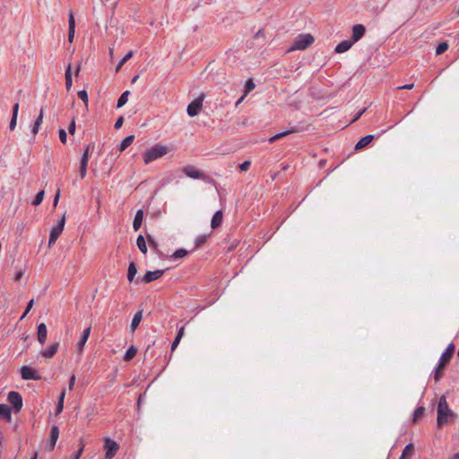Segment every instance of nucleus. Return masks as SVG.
Returning a JSON list of instances; mask_svg holds the SVG:
<instances>
[{"label": "nucleus", "instance_id": "nucleus-4", "mask_svg": "<svg viewBox=\"0 0 459 459\" xmlns=\"http://www.w3.org/2000/svg\"><path fill=\"white\" fill-rule=\"evenodd\" d=\"M314 42V38L311 34H300L297 36L290 48L289 51L304 50Z\"/></svg>", "mask_w": 459, "mask_h": 459}, {"label": "nucleus", "instance_id": "nucleus-50", "mask_svg": "<svg viewBox=\"0 0 459 459\" xmlns=\"http://www.w3.org/2000/svg\"><path fill=\"white\" fill-rule=\"evenodd\" d=\"M413 87H414L413 83H409V84H404V85L397 87V90H411V89H413Z\"/></svg>", "mask_w": 459, "mask_h": 459}, {"label": "nucleus", "instance_id": "nucleus-5", "mask_svg": "<svg viewBox=\"0 0 459 459\" xmlns=\"http://www.w3.org/2000/svg\"><path fill=\"white\" fill-rule=\"evenodd\" d=\"M65 223V214H63L57 225L52 227L50 230L49 239H48V247H51L61 235L64 230Z\"/></svg>", "mask_w": 459, "mask_h": 459}, {"label": "nucleus", "instance_id": "nucleus-10", "mask_svg": "<svg viewBox=\"0 0 459 459\" xmlns=\"http://www.w3.org/2000/svg\"><path fill=\"white\" fill-rule=\"evenodd\" d=\"M164 274V270L148 271L145 275L141 279L144 284H148L155 280H158Z\"/></svg>", "mask_w": 459, "mask_h": 459}, {"label": "nucleus", "instance_id": "nucleus-40", "mask_svg": "<svg viewBox=\"0 0 459 459\" xmlns=\"http://www.w3.org/2000/svg\"><path fill=\"white\" fill-rule=\"evenodd\" d=\"M83 449H84V443H83V440H81L80 441V448L78 449V451L76 453H74L71 456V459H79L83 452Z\"/></svg>", "mask_w": 459, "mask_h": 459}, {"label": "nucleus", "instance_id": "nucleus-47", "mask_svg": "<svg viewBox=\"0 0 459 459\" xmlns=\"http://www.w3.org/2000/svg\"><path fill=\"white\" fill-rule=\"evenodd\" d=\"M89 151H90V146H87L86 149L84 150V152L82 156V161H88L89 160Z\"/></svg>", "mask_w": 459, "mask_h": 459}, {"label": "nucleus", "instance_id": "nucleus-49", "mask_svg": "<svg viewBox=\"0 0 459 459\" xmlns=\"http://www.w3.org/2000/svg\"><path fill=\"white\" fill-rule=\"evenodd\" d=\"M123 122H124V118H123V117H118V118L117 119L116 123H115L114 127H115L116 129H119V128L122 126Z\"/></svg>", "mask_w": 459, "mask_h": 459}, {"label": "nucleus", "instance_id": "nucleus-33", "mask_svg": "<svg viewBox=\"0 0 459 459\" xmlns=\"http://www.w3.org/2000/svg\"><path fill=\"white\" fill-rule=\"evenodd\" d=\"M133 55H134L133 51L128 52L123 57V59L118 63V65H117L116 71L118 72L121 69V67L133 56Z\"/></svg>", "mask_w": 459, "mask_h": 459}, {"label": "nucleus", "instance_id": "nucleus-22", "mask_svg": "<svg viewBox=\"0 0 459 459\" xmlns=\"http://www.w3.org/2000/svg\"><path fill=\"white\" fill-rule=\"evenodd\" d=\"M0 417L6 420L7 421H11L12 411L6 404L0 403Z\"/></svg>", "mask_w": 459, "mask_h": 459}, {"label": "nucleus", "instance_id": "nucleus-32", "mask_svg": "<svg viewBox=\"0 0 459 459\" xmlns=\"http://www.w3.org/2000/svg\"><path fill=\"white\" fill-rule=\"evenodd\" d=\"M128 95H129V91H124L121 96L119 97V99L117 100V108H121L123 107L128 100Z\"/></svg>", "mask_w": 459, "mask_h": 459}, {"label": "nucleus", "instance_id": "nucleus-39", "mask_svg": "<svg viewBox=\"0 0 459 459\" xmlns=\"http://www.w3.org/2000/svg\"><path fill=\"white\" fill-rule=\"evenodd\" d=\"M87 166H88V161L81 160L80 176H81L82 178H84L86 177Z\"/></svg>", "mask_w": 459, "mask_h": 459}, {"label": "nucleus", "instance_id": "nucleus-37", "mask_svg": "<svg viewBox=\"0 0 459 459\" xmlns=\"http://www.w3.org/2000/svg\"><path fill=\"white\" fill-rule=\"evenodd\" d=\"M448 49V44L446 42H441L436 48V55H441Z\"/></svg>", "mask_w": 459, "mask_h": 459}, {"label": "nucleus", "instance_id": "nucleus-53", "mask_svg": "<svg viewBox=\"0 0 459 459\" xmlns=\"http://www.w3.org/2000/svg\"><path fill=\"white\" fill-rule=\"evenodd\" d=\"M75 384V376L72 375L69 380V390H73Z\"/></svg>", "mask_w": 459, "mask_h": 459}, {"label": "nucleus", "instance_id": "nucleus-29", "mask_svg": "<svg viewBox=\"0 0 459 459\" xmlns=\"http://www.w3.org/2000/svg\"><path fill=\"white\" fill-rule=\"evenodd\" d=\"M136 245L139 248V250L143 253V254H146L147 253V246H146V241L144 239V238L142 236V235H139L137 237V239H136Z\"/></svg>", "mask_w": 459, "mask_h": 459}, {"label": "nucleus", "instance_id": "nucleus-51", "mask_svg": "<svg viewBox=\"0 0 459 459\" xmlns=\"http://www.w3.org/2000/svg\"><path fill=\"white\" fill-rule=\"evenodd\" d=\"M24 274V270L18 271L14 275V281H20Z\"/></svg>", "mask_w": 459, "mask_h": 459}, {"label": "nucleus", "instance_id": "nucleus-34", "mask_svg": "<svg viewBox=\"0 0 459 459\" xmlns=\"http://www.w3.org/2000/svg\"><path fill=\"white\" fill-rule=\"evenodd\" d=\"M44 196H45V192L43 190L39 191L36 195L35 199L32 202V204L35 206L39 205L42 203Z\"/></svg>", "mask_w": 459, "mask_h": 459}, {"label": "nucleus", "instance_id": "nucleus-41", "mask_svg": "<svg viewBox=\"0 0 459 459\" xmlns=\"http://www.w3.org/2000/svg\"><path fill=\"white\" fill-rule=\"evenodd\" d=\"M78 97L80 100H82L85 106L87 107L88 106V93L85 90H82V91H78Z\"/></svg>", "mask_w": 459, "mask_h": 459}, {"label": "nucleus", "instance_id": "nucleus-28", "mask_svg": "<svg viewBox=\"0 0 459 459\" xmlns=\"http://www.w3.org/2000/svg\"><path fill=\"white\" fill-rule=\"evenodd\" d=\"M134 135L131 134V135H128L126 136L120 143L119 145V152H123L125 151L128 146H130L132 144V143L134 142Z\"/></svg>", "mask_w": 459, "mask_h": 459}, {"label": "nucleus", "instance_id": "nucleus-9", "mask_svg": "<svg viewBox=\"0 0 459 459\" xmlns=\"http://www.w3.org/2000/svg\"><path fill=\"white\" fill-rule=\"evenodd\" d=\"M21 377L23 380H39L41 377L37 373V371L29 367V366H23L21 368Z\"/></svg>", "mask_w": 459, "mask_h": 459}, {"label": "nucleus", "instance_id": "nucleus-11", "mask_svg": "<svg viewBox=\"0 0 459 459\" xmlns=\"http://www.w3.org/2000/svg\"><path fill=\"white\" fill-rule=\"evenodd\" d=\"M75 34V19L74 13L72 11L69 12L68 14V41L72 43L74 39Z\"/></svg>", "mask_w": 459, "mask_h": 459}, {"label": "nucleus", "instance_id": "nucleus-15", "mask_svg": "<svg viewBox=\"0 0 459 459\" xmlns=\"http://www.w3.org/2000/svg\"><path fill=\"white\" fill-rule=\"evenodd\" d=\"M59 437V429L57 426H52L51 431H50V437L49 441L48 444V447L50 451H52L55 448L56 443Z\"/></svg>", "mask_w": 459, "mask_h": 459}, {"label": "nucleus", "instance_id": "nucleus-44", "mask_svg": "<svg viewBox=\"0 0 459 459\" xmlns=\"http://www.w3.org/2000/svg\"><path fill=\"white\" fill-rule=\"evenodd\" d=\"M58 135H59V139H60V141H61L63 143H66V138H67V135H66V132H65V130H64V129H59V131H58Z\"/></svg>", "mask_w": 459, "mask_h": 459}, {"label": "nucleus", "instance_id": "nucleus-1", "mask_svg": "<svg viewBox=\"0 0 459 459\" xmlns=\"http://www.w3.org/2000/svg\"><path fill=\"white\" fill-rule=\"evenodd\" d=\"M455 418V414L449 409L446 396L442 395L439 398L437 406V426L441 427L442 425L448 422L449 420H453Z\"/></svg>", "mask_w": 459, "mask_h": 459}, {"label": "nucleus", "instance_id": "nucleus-64", "mask_svg": "<svg viewBox=\"0 0 459 459\" xmlns=\"http://www.w3.org/2000/svg\"><path fill=\"white\" fill-rule=\"evenodd\" d=\"M31 459H37V454H35V455L31 457Z\"/></svg>", "mask_w": 459, "mask_h": 459}, {"label": "nucleus", "instance_id": "nucleus-18", "mask_svg": "<svg viewBox=\"0 0 459 459\" xmlns=\"http://www.w3.org/2000/svg\"><path fill=\"white\" fill-rule=\"evenodd\" d=\"M222 221H223L222 212L221 211H217L213 214V216L212 218V221H211V227H212V229L219 228L221 225Z\"/></svg>", "mask_w": 459, "mask_h": 459}, {"label": "nucleus", "instance_id": "nucleus-59", "mask_svg": "<svg viewBox=\"0 0 459 459\" xmlns=\"http://www.w3.org/2000/svg\"><path fill=\"white\" fill-rule=\"evenodd\" d=\"M39 126H36L35 124L33 125L32 126V134L35 135L38 134L39 132Z\"/></svg>", "mask_w": 459, "mask_h": 459}, {"label": "nucleus", "instance_id": "nucleus-26", "mask_svg": "<svg viewBox=\"0 0 459 459\" xmlns=\"http://www.w3.org/2000/svg\"><path fill=\"white\" fill-rule=\"evenodd\" d=\"M18 111H19V104L15 103L13 107L12 118H11L10 125H9V127L11 130H13L16 126Z\"/></svg>", "mask_w": 459, "mask_h": 459}, {"label": "nucleus", "instance_id": "nucleus-36", "mask_svg": "<svg viewBox=\"0 0 459 459\" xmlns=\"http://www.w3.org/2000/svg\"><path fill=\"white\" fill-rule=\"evenodd\" d=\"M188 254L187 250L180 248L175 251L172 255L174 259H179L185 257Z\"/></svg>", "mask_w": 459, "mask_h": 459}, {"label": "nucleus", "instance_id": "nucleus-42", "mask_svg": "<svg viewBox=\"0 0 459 459\" xmlns=\"http://www.w3.org/2000/svg\"><path fill=\"white\" fill-rule=\"evenodd\" d=\"M207 236L206 235H200L195 238V246L200 247L203 244L206 242Z\"/></svg>", "mask_w": 459, "mask_h": 459}, {"label": "nucleus", "instance_id": "nucleus-31", "mask_svg": "<svg viewBox=\"0 0 459 459\" xmlns=\"http://www.w3.org/2000/svg\"><path fill=\"white\" fill-rule=\"evenodd\" d=\"M137 352V350L134 347V346H131L126 352L125 356H124V360L125 361H129L131 360L136 354Z\"/></svg>", "mask_w": 459, "mask_h": 459}, {"label": "nucleus", "instance_id": "nucleus-55", "mask_svg": "<svg viewBox=\"0 0 459 459\" xmlns=\"http://www.w3.org/2000/svg\"><path fill=\"white\" fill-rule=\"evenodd\" d=\"M63 409H64V403H57L56 404V414H59L63 411Z\"/></svg>", "mask_w": 459, "mask_h": 459}, {"label": "nucleus", "instance_id": "nucleus-23", "mask_svg": "<svg viewBox=\"0 0 459 459\" xmlns=\"http://www.w3.org/2000/svg\"><path fill=\"white\" fill-rule=\"evenodd\" d=\"M142 318H143V311L142 310H140L134 314L132 323H131V325H130L131 332L134 333L135 331V329L138 327L139 324L141 323Z\"/></svg>", "mask_w": 459, "mask_h": 459}, {"label": "nucleus", "instance_id": "nucleus-25", "mask_svg": "<svg viewBox=\"0 0 459 459\" xmlns=\"http://www.w3.org/2000/svg\"><path fill=\"white\" fill-rule=\"evenodd\" d=\"M137 273V268L134 262H131L128 265L127 270V280L129 282H133Z\"/></svg>", "mask_w": 459, "mask_h": 459}, {"label": "nucleus", "instance_id": "nucleus-27", "mask_svg": "<svg viewBox=\"0 0 459 459\" xmlns=\"http://www.w3.org/2000/svg\"><path fill=\"white\" fill-rule=\"evenodd\" d=\"M65 88L67 91H69L72 87L73 81H72V66L69 64L65 70Z\"/></svg>", "mask_w": 459, "mask_h": 459}, {"label": "nucleus", "instance_id": "nucleus-54", "mask_svg": "<svg viewBox=\"0 0 459 459\" xmlns=\"http://www.w3.org/2000/svg\"><path fill=\"white\" fill-rule=\"evenodd\" d=\"M59 198H60V189H57L55 198H54V202H53L54 207H56L57 205Z\"/></svg>", "mask_w": 459, "mask_h": 459}, {"label": "nucleus", "instance_id": "nucleus-20", "mask_svg": "<svg viewBox=\"0 0 459 459\" xmlns=\"http://www.w3.org/2000/svg\"><path fill=\"white\" fill-rule=\"evenodd\" d=\"M374 139V135L368 134L362 137L355 145V150H361L368 145Z\"/></svg>", "mask_w": 459, "mask_h": 459}, {"label": "nucleus", "instance_id": "nucleus-17", "mask_svg": "<svg viewBox=\"0 0 459 459\" xmlns=\"http://www.w3.org/2000/svg\"><path fill=\"white\" fill-rule=\"evenodd\" d=\"M37 335H38V341L40 344H44L47 341V337H48V330H47V325L44 324V323H40L39 325H38V333H37Z\"/></svg>", "mask_w": 459, "mask_h": 459}, {"label": "nucleus", "instance_id": "nucleus-48", "mask_svg": "<svg viewBox=\"0 0 459 459\" xmlns=\"http://www.w3.org/2000/svg\"><path fill=\"white\" fill-rule=\"evenodd\" d=\"M147 238H148V242H149L150 246H151L152 248L157 249L158 245H157V243L154 241V239L152 238V236L147 235Z\"/></svg>", "mask_w": 459, "mask_h": 459}, {"label": "nucleus", "instance_id": "nucleus-30", "mask_svg": "<svg viewBox=\"0 0 459 459\" xmlns=\"http://www.w3.org/2000/svg\"><path fill=\"white\" fill-rule=\"evenodd\" d=\"M292 132H294V131H293V130H287V131H284V132H281V133L276 134H274L273 136L270 137V138L268 139V142H269L270 143H274L275 141H277V140L281 139V137H283V136H286V135L290 134V133H292Z\"/></svg>", "mask_w": 459, "mask_h": 459}, {"label": "nucleus", "instance_id": "nucleus-38", "mask_svg": "<svg viewBox=\"0 0 459 459\" xmlns=\"http://www.w3.org/2000/svg\"><path fill=\"white\" fill-rule=\"evenodd\" d=\"M424 411H425V409L423 407H418L414 411V414H413V421L414 422H416L420 418H421L423 416Z\"/></svg>", "mask_w": 459, "mask_h": 459}, {"label": "nucleus", "instance_id": "nucleus-63", "mask_svg": "<svg viewBox=\"0 0 459 459\" xmlns=\"http://www.w3.org/2000/svg\"><path fill=\"white\" fill-rule=\"evenodd\" d=\"M138 77H139L138 75H135V76L133 78L132 82H136V81H137V79H138Z\"/></svg>", "mask_w": 459, "mask_h": 459}, {"label": "nucleus", "instance_id": "nucleus-45", "mask_svg": "<svg viewBox=\"0 0 459 459\" xmlns=\"http://www.w3.org/2000/svg\"><path fill=\"white\" fill-rule=\"evenodd\" d=\"M250 165H251V162L249 160H246L239 165V169L241 171H247L249 169Z\"/></svg>", "mask_w": 459, "mask_h": 459}, {"label": "nucleus", "instance_id": "nucleus-8", "mask_svg": "<svg viewBox=\"0 0 459 459\" xmlns=\"http://www.w3.org/2000/svg\"><path fill=\"white\" fill-rule=\"evenodd\" d=\"M203 101H204V96H201L195 100H193L188 106H187V114L189 117H195L196 116L202 109L203 107Z\"/></svg>", "mask_w": 459, "mask_h": 459}, {"label": "nucleus", "instance_id": "nucleus-60", "mask_svg": "<svg viewBox=\"0 0 459 459\" xmlns=\"http://www.w3.org/2000/svg\"><path fill=\"white\" fill-rule=\"evenodd\" d=\"M365 110H366V109H363V110H361L360 112H359V113L356 115V117L353 118L352 122H355L356 120H358V119L360 117V116L365 112Z\"/></svg>", "mask_w": 459, "mask_h": 459}, {"label": "nucleus", "instance_id": "nucleus-14", "mask_svg": "<svg viewBox=\"0 0 459 459\" xmlns=\"http://www.w3.org/2000/svg\"><path fill=\"white\" fill-rule=\"evenodd\" d=\"M366 29L362 24H357L352 27L351 41H359L365 34Z\"/></svg>", "mask_w": 459, "mask_h": 459}, {"label": "nucleus", "instance_id": "nucleus-43", "mask_svg": "<svg viewBox=\"0 0 459 459\" xmlns=\"http://www.w3.org/2000/svg\"><path fill=\"white\" fill-rule=\"evenodd\" d=\"M43 117H44L43 108H40V110H39V114L38 117L36 118V120H35L34 124H35L36 126H41V124H42V122H43Z\"/></svg>", "mask_w": 459, "mask_h": 459}, {"label": "nucleus", "instance_id": "nucleus-2", "mask_svg": "<svg viewBox=\"0 0 459 459\" xmlns=\"http://www.w3.org/2000/svg\"><path fill=\"white\" fill-rule=\"evenodd\" d=\"M455 351V345L450 343L446 351L442 353L437 367L434 372V379L436 382H438L440 378L443 377L444 369L446 364L451 360V358Z\"/></svg>", "mask_w": 459, "mask_h": 459}, {"label": "nucleus", "instance_id": "nucleus-58", "mask_svg": "<svg viewBox=\"0 0 459 459\" xmlns=\"http://www.w3.org/2000/svg\"><path fill=\"white\" fill-rule=\"evenodd\" d=\"M65 396V391H62L60 393L59 397H58V402L57 403H64Z\"/></svg>", "mask_w": 459, "mask_h": 459}, {"label": "nucleus", "instance_id": "nucleus-7", "mask_svg": "<svg viewBox=\"0 0 459 459\" xmlns=\"http://www.w3.org/2000/svg\"><path fill=\"white\" fill-rule=\"evenodd\" d=\"M8 402L13 405L15 411H20L22 408V397L15 391H11L7 396Z\"/></svg>", "mask_w": 459, "mask_h": 459}, {"label": "nucleus", "instance_id": "nucleus-35", "mask_svg": "<svg viewBox=\"0 0 459 459\" xmlns=\"http://www.w3.org/2000/svg\"><path fill=\"white\" fill-rule=\"evenodd\" d=\"M255 85L252 79H249L245 85V92L244 97H247V95L255 89Z\"/></svg>", "mask_w": 459, "mask_h": 459}, {"label": "nucleus", "instance_id": "nucleus-61", "mask_svg": "<svg viewBox=\"0 0 459 459\" xmlns=\"http://www.w3.org/2000/svg\"><path fill=\"white\" fill-rule=\"evenodd\" d=\"M244 95L236 102V107L238 106L245 99Z\"/></svg>", "mask_w": 459, "mask_h": 459}, {"label": "nucleus", "instance_id": "nucleus-62", "mask_svg": "<svg viewBox=\"0 0 459 459\" xmlns=\"http://www.w3.org/2000/svg\"><path fill=\"white\" fill-rule=\"evenodd\" d=\"M452 459H459V451L453 455Z\"/></svg>", "mask_w": 459, "mask_h": 459}, {"label": "nucleus", "instance_id": "nucleus-3", "mask_svg": "<svg viewBox=\"0 0 459 459\" xmlns=\"http://www.w3.org/2000/svg\"><path fill=\"white\" fill-rule=\"evenodd\" d=\"M168 152L169 148L167 146L156 144L143 152V162L145 164H149L153 160L165 156Z\"/></svg>", "mask_w": 459, "mask_h": 459}, {"label": "nucleus", "instance_id": "nucleus-24", "mask_svg": "<svg viewBox=\"0 0 459 459\" xmlns=\"http://www.w3.org/2000/svg\"><path fill=\"white\" fill-rule=\"evenodd\" d=\"M414 453V446L411 443L406 445L399 459H411Z\"/></svg>", "mask_w": 459, "mask_h": 459}, {"label": "nucleus", "instance_id": "nucleus-16", "mask_svg": "<svg viewBox=\"0 0 459 459\" xmlns=\"http://www.w3.org/2000/svg\"><path fill=\"white\" fill-rule=\"evenodd\" d=\"M59 347V342H55L49 345L47 349L40 351V355L46 359H51L55 356Z\"/></svg>", "mask_w": 459, "mask_h": 459}, {"label": "nucleus", "instance_id": "nucleus-56", "mask_svg": "<svg viewBox=\"0 0 459 459\" xmlns=\"http://www.w3.org/2000/svg\"><path fill=\"white\" fill-rule=\"evenodd\" d=\"M33 304H34V300L31 299L29 301L28 305H27V307L25 309V314H28L30 312V310L33 307Z\"/></svg>", "mask_w": 459, "mask_h": 459}, {"label": "nucleus", "instance_id": "nucleus-52", "mask_svg": "<svg viewBox=\"0 0 459 459\" xmlns=\"http://www.w3.org/2000/svg\"><path fill=\"white\" fill-rule=\"evenodd\" d=\"M181 339H178V337L175 338L171 344V351H174L176 348L178 347V343L180 342Z\"/></svg>", "mask_w": 459, "mask_h": 459}, {"label": "nucleus", "instance_id": "nucleus-19", "mask_svg": "<svg viewBox=\"0 0 459 459\" xmlns=\"http://www.w3.org/2000/svg\"><path fill=\"white\" fill-rule=\"evenodd\" d=\"M353 44L354 43L351 40H343L335 47V52L339 54L344 53L348 51Z\"/></svg>", "mask_w": 459, "mask_h": 459}, {"label": "nucleus", "instance_id": "nucleus-6", "mask_svg": "<svg viewBox=\"0 0 459 459\" xmlns=\"http://www.w3.org/2000/svg\"><path fill=\"white\" fill-rule=\"evenodd\" d=\"M105 458L112 459L119 449V445L109 437L104 438Z\"/></svg>", "mask_w": 459, "mask_h": 459}, {"label": "nucleus", "instance_id": "nucleus-13", "mask_svg": "<svg viewBox=\"0 0 459 459\" xmlns=\"http://www.w3.org/2000/svg\"><path fill=\"white\" fill-rule=\"evenodd\" d=\"M91 326L87 327L82 333V336L78 342L76 343V351L78 353H82L84 348V345L86 342L89 339L90 333H91Z\"/></svg>", "mask_w": 459, "mask_h": 459}, {"label": "nucleus", "instance_id": "nucleus-57", "mask_svg": "<svg viewBox=\"0 0 459 459\" xmlns=\"http://www.w3.org/2000/svg\"><path fill=\"white\" fill-rule=\"evenodd\" d=\"M184 332H185V327L184 326L180 327L176 337H178V339H182V337L184 335Z\"/></svg>", "mask_w": 459, "mask_h": 459}, {"label": "nucleus", "instance_id": "nucleus-21", "mask_svg": "<svg viewBox=\"0 0 459 459\" xmlns=\"http://www.w3.org/2000/svg\"><path fill=\"white\" fill-rule=\"evenodd\" d=\"M143 220V211L138 210L135 213V216H134V219L133 221V228L135 231L141 228Z\"/></svg>", "mask_w": 459, "mask_h": 459}, {"label": "nucleus", "instance_id": "nucleus-46", "mask_svg": "<svg viewBox=\"0 0 459 459\" xmlns=\"http://www.w3.org/2000/svg\"><path fill=\"white\" fill-rule=\"evenodd\" d=\"M75 128H76V125H75V120L73 119L68 126V132L70 134H74L75 133Z\"/></svg>", "mask_w": 459, "mask_h": 459}, {"label": "nucleus", "instance_id": "nucleus-12", "mask_svg": "<svg viewBox=\"0 0 459 459\" xmlns=\"http://www.w3.org/2000/svg\"><path fill=\"white\" fill-rule=\"evenodd\" d=\"M182 171L185 175L193 179H200L204 177V174L193 166H186L182 169Z\"/></svg>", "mask_w": 459, "mask_h": 459}]
</instances>
